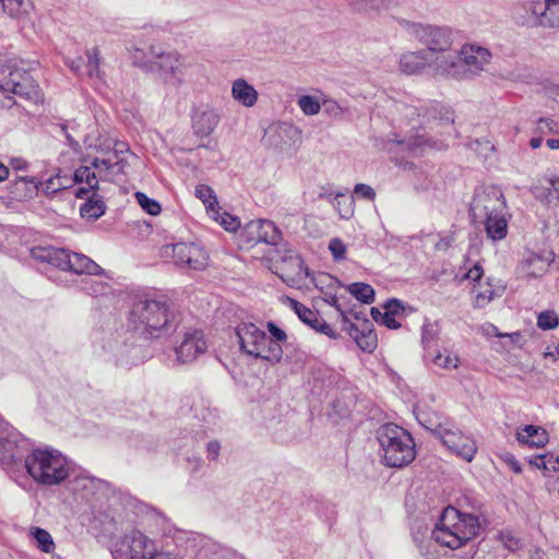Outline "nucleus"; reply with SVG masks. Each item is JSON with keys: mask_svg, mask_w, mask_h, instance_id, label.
<instances>
[{"mask_svg": "<svg viewBox=\"0 0 559 559\" xmlns=\"http://www.w3.org/2000/svg\"><path fill=\"white\" fill-rule=\"evenodd\" d=\"M507 204L502 191L493 186L477 187L469 204L471 221L484 226L487 237L493 241L506 238L508 222Z\"/></svg>", "mask_w": 559, "mask_h": 559, "instance_id": "obj_1", "label": "nucleus"}, {"mask_svg": "<svg viewBox=\"0 0 559 559\" xmlns=\"http://www.w3.org/2000/svg\"><path fill=\"white\" fill-rule=\"evenodd\" d=\"M481 523L475 514L447 507L432 531V538L441 546L457 549L479 535Z\"/></svg>", "mask_w": 559, "mask_h": 559, "instance_id": "obj_2", "label": "nucleus"}, {"mask_svg": "<svg viewBox=\"0 0 559 559\" xmlns=\"http://www.w3.org/2000/svg\"><path fill=\"white\" fill-rule=\"evenodd\" d=\"M407 32L427 48L423 50L424 52L445 66V75H460L462 73V67L457 63V51L451 49L452 33L450 28L408 22Z\"/></svg>", "mask_w": 559, "mask_h": 559, "instance_id": "obj_3", "label": "nucleus"}, {"mask_svg": "<svg viewBox=\"0 0 559 559\" xmlns=\"http://www.w3.org/2000/svg\"><path fill=\"white\" fill-rule=\"evenodd\" d=\"M130 324L144 338H158L169 326L168 305L164 298H139L130 311Z\"/></svg>", "mask_w": 559, "mask_h": 559, "instance_id": "obj_4", "label": "nucleus"}, {"mask_svg": "<svg viewBox=\"0 0 559 559\" xmlns=\"http://www.w3.org/2000/svg\"><path fill=\"white\" fill-rule=\"evenodd\" d=\"M377 439L386 466L401 468L415 460V442L402 427L391 423L385 424L378 429Z\"/></svg>", "mask_w": 559, "mask_h": 559, "instance_id": "obj_5", "label": "nucleus"}, {"mask_svg": "<svg viewBox=\"0 0 559 559\" xmlns=\"http://www.w3.org/2000/svg\"><path fill=\"white\" fill-rule=\"evenodd\" d=\"M32 478L46 486L59 485L69 476L67 459L53 449H35L25 459Z\"/></svg>", "mask_w": 559, "mask_h": 559, "instance_id": "obj_6", "label": "nucleus"}, {"mask_svg": "<svg viewBox=\"0 0 559 559\" xmlns=\"http://www.w3.org/2000/svg\"><path fill=\"white\" fill-rule=\"evenodd\" d=\"M240 349L249 356L271 362H278L283 356L280 344L272 341L254 323L241 322L236 328Z\"/></svg>", "mask_w": 559, "mask_h": 559, "instance_id": "obj_7", "label": "nucleus"}, {"mask_svg": "<svg viewBox=\"0 0 559 559\" xmlns=\"http://www.w3.org/2000/svg\"><path fill=\"white\" fill-rule=\"evenodd\" d=\"M34 259L47 262L62 271L75 274L100 275L104 270L85 254L64 248L38 247L32 250Z\"/></svg>", "mask_w": 559, "mask_h": 559, "instance_id": "obj_8", "label": "nucleus"}, {"mask_svg": "<svg viewBox=\"0 0 559 559\" xmlns=\"http://www.w3.org/2000/svg\"><path fill=\"white\" fill-rule=\"evenodd\" d=\"M73 181L75 183H85L87 186L80 187L75 192L76 198L83 199L86 197V202H84L80 207L81 216L87 221L98 219L106 211V204L103 198L96 193L99 182L98 175L93 171L90 166H81L75 169L73 174Z\"/></svg>", "mask_w": 559, "mask_h": 559, "instance_id": "obj_9", "label": "nucleus"}, {"mask_svg": "<svg viewBox=\"0 0 559 559\" xmlns=\"http://www.w3.org/2000/svg\"><path fill=\"white\" fill-rule=\"evenodd\" d=\"M150 69L158 70L163 80L174 86H180L189 67L187 58L176 50L165 51L160 47L152 45L148 48Z\"/></svg>", "mask_w": 559, "mask_h": 559, "instance_id": "obj_10", "label": "nucleus"}, {"mask_svg": "<svg viewBox=\"0 0 559 559\" xmlns=\"http://www.w3.org/2000/svg\"><path fill=\"white\" fill-rule=\"evenodd\" d=\"M21 64L14 59L0 63V91L35 99L38 97V85Z\"/></svg>", "mask_w": 559, "mask_h": 559, "instance_id": "obj_11", "label": "nucleus"}, {"mask_svg": "<svg viewBox=\"0 0 559 559\" xmlns=\"http://www.w3.org/2000/svg\"><path fill=\"white\" fill-rule=\"evenodd\" d=\"M160 257L171 259L174 264L179 267L192 270H203L209 260L204 249L193 242L165 245L160 248Z\"/></svg>", "mask_w": 559, "mask_h": 559, "instance_id": "obj_12", "label": "nucleus"}, {"mask_svg": "<svg viewBox=\"0 0 559 559\" xmlns=\"http://www.w3.org/2000/svg\"><path fill=\"white\" fill-rule=\"evenodd\" d=\"M431 433L439 439L451 452L455 453L463 460L471 462L476 452L477 447L473 438L464 435L460 429L448 424H439L431 429Z\"/></svg>", "mask_w": 559, "mask_h": 559, "instance_id": "obj_13", "label": "nucleus"}, {"mask_svg": "<svg viewBox=\"0 0 559 559\" xmlns=\"http://www.w3.org/2000/svg\"><path fill=\"white\" fill-rule=\"evenodd\" d=\"M155 551V544L139 531L126 534L115 546V559H144Z\"/></svg>", "mask_w": 559, "mask_h": 559, "instance_id": "obj_14", "label": "nucleus"}, {"mask_svg": "<svg viewBox=\"0 0 559 559\" xmlns=\"http://www.w3.org/2000/svg\"><path fill=\"white\" fill-rule=\"evenodd\" d=\"M490 59L491 52L487 48L477 45H464L457 53V63L462 67V73L449 76L462 80L477 75L490 62Z\"/></svg>", "mask_w": 559, "mask_h": 559, "instance_id": "obj_15", "label": "nucleus"}, {"mask_svg": "<svg viewBox=\"0 0 559 559\" xmlns=\"http://www.w3.org/2000/svg\"><path fill=\"white\" fill-rule=\"evenodd\" d=\"M240 239L247 246L260 242L277 245L282 239V233L277 226L269 219L250 221L240 231Z\"/></svg>", "mask_w": 559, "mask_h": 559, "instance_id": "obj_16", "label": "nucleus"}, {"mask_svg": "<svg viewBox=\"0 0 559 559\" xmlns=\"http://www.w3.org/2000/svg\"><path fill=\"white\" fill-rule=\"evenodd\" d=\"M399 67L400 70L407 75L421 73L426 69L440 75H445L444 71H447L445 66H442L441 62L439 63L438 59L430 58L421 50L403 53L400 57Z\"/></svg>", "mask_w": 559, "mask_h": 559, "instance_id": "obj_17", "label": "nucleus"}, {"mask_svg": "<svg viewBox=\"0 0 559 559\" xmlns=\"http://www.w3.org/2000/svg\"><path fill=\"white\" fill-rule=\"evenodd\" d=\"M207 348L203 332L193 330L187 332L183 340L175 348L176 360L180 364H189L194 361L200 355L204 354Z\"/></svg>", "mask_w": 559, "mask_h": 559, "instance_id": "obj_18", "label": "nucleus"}, {"mask_svg": "<svg viewBox=\"0 0 559 559\" xmlns=\"http://www.w3.org/2000/svg\"><path fill=\"white\" fill-rule=\"evenodd\" d=\"M128 151L127 144L123 142H117L115 144L114 157L108 158H94L91 163V169L94 168L100 180L114 181L115 178L124 171L128 163L123 158H118V153Z\"/></svg>", "mask_w": 559, "mask_h": 559, "instance_id": "obj_19", "label": "nucleus"}, {"mask_svg": "<svg viewBox=\"0 0 559 559\" xmlns=\"http://www.w3.org/2000/svg\"><path fill=\"white\" fill-rule=\"evenodd\" d=\"M21 441V436L7 421L0 419V463L2 465H10L22 459L19 451Z\"/></svg>", "mask_w": 559, "mask_h": 559, "instance_id": "obj_20", "label": "nucleus"}, {"mask_svg": "<svg viewBox=\"0 0 559 559\" xmlns=\"http://www.w3.org/2000/svg\"><path fill=\"white\" fill-rule=\"evenodd\" d=\"M549 266V259L537 253H528L518 265V274L522 277H539Z\"/></svg>", "mask_w": 559, "mask_h": 559, "instance_id": "obj_21", "label": "nucleus"}, {"mask_svg": "<svg viewBox=\"0 0 559 559\" xmlns=\"http://www.w3.org/2000/svg\"><path fill=\"white\" fill-rule=\"evenodd\" d=\"M219 116L214 109H197L192 117L194 132L201 136H209L218 124Z\"/></svg>", "mask_w": 559, "mask_h": 559, "instance_id": "obj_22", "label": "nucleus"}, {"mask_svg": "<svg viewBox=\"0 0 559 559\" xmlns=\"http://www.w3.org/2000/svg\"><path fill=\"white\" fill-rule=\"evenodd\" d=\"M9 189L17 200L32 199L39 191V180L35 177L21 176L11 182Z\"/></svg>", "mask_w": 559, "mask_h": 559, "instance_id": "obj_23", "label": "nucleus"}, {"mask_svg": "<svg viewBox=\"0 0 559 559\" xmlns=\"http://www.w3.org/2000/svg\"><path fill=\"white\" fill-rule=\"evenodd\" d=\"M231 96L242 106L250 108L257 104L259 94L245 79H237L231 84Z\"/></svg>", "mask_w": 559, "mask_h": 559, "instance_id": "obj_24", "label": "nucleus"}, {"mask_svg": "<svg viewBox=\"0 0 559 559\" xmlns=\"http://www.w3.org/2000/svg\"><path fill=\"white\" fill-rule=\"evenodd\" d=\"M533 194L547 205L559 203V178H549L534 186Z\"/></svg>", "mask_w": 559, "mask_h": 559, "instance_id": "obj_25", "label": "nucleus"}, {"mask_svg": "<svg viewBox=\"0 0 559 559\" xmlns=\"http://www.w3.org/2000/svg\"><path fill=\"white\" fill-rule=\"evenodd\" d=\"M516 440L531 448H542L548 442V433L542 427L526 425L516 432Z\"/></svg>", "mask_w": 559, "mask_h": 559, "instance_id": "obj_26", "label": "nucleus"}, {"mask_svg": "<svg viewBox=\"0 0 559 559\" xmlns=\"http://www.w3.org/2000/svg\"><path fill=\"white\" fill-rule=\"evenodd\" d=\"M195 197L203 202L209 215L217 221L218 210H221V207L213 189L207 185H198L195 187Z\"/></svg>", "mask_w": 559, "mask_h": 559, "instance_id": "obj_27", "label": "nucleus"}, {"mask_svg": "<svg viewBox=\"0 0 559 559\" xmlns=\"http://www.w3.org/2000/svg\"><path fill=\"white\" fill-rule=\"evenodd\" d=\"M286 302L304 323L309 325L311 329H314L320 319V316L317 311L306 307L298 300L290 297H286Z\"/></svg>", "mask_w": 559, "mask_h": 559, "instance_id": "obj_28", "label": "nucleus"}, {"mask_svg": "<svg viewBox=\"0 0 559 559\" xmlns=\"http://www.w3.org/2000/svg\"><path fill=\"white\" fill-rule=\"evenodd\" d=\"M440 325L438 322L426 321L421 326V344L426 350L433 347L440 335Z\"/></svg>", "mask_w": 559, "mask_h": 559, "instance_id": "obj_29", "label": "nucleus"}, {"mask_svg": "<svg viewBox=\"0 0 559 559\" xmlns=\"http://www.w3.org/2000/svg\"><path fill=\"white\" fill-rule=\"evenodd\" d=\"M347 290L360 302L370 305L374 301V289L366 283H353Z\"/></svg>", "mask_w": 559, "mask_h": 559, "instance_id": "obj_30", "label": "nucleus"}, {"mask_svg": "<svg viewBox=\"0 0 559 559\" xmlns=\"http://www.w3.org/2000/svg\"><path fill=\"white\" fill-rule=\"evenodd\" d=\"M377 334L371 329V323L369 320L364 319V333L359 336V340H356V344L364 352L372 353L377 347Z\"/></svg>", "mask_w": 559, "mask_h": 559, "instance_id": "obj_31", "label": "nucleus"}, {"mask_svg": "<svg viewBox=\"0 0 559 559\" xmlns=\"http://www.w3.org/2000/svg\"><path fill=\"white\" fill-rule=\"evenodd\" d=\"M545 20L542 27L559 28V0H545Z\"/></svg>", "mask_w": 559, "mask_h": 559, "instance_id": "obj_32", "label": "nucleus"}, {"mask_svg": "<svg viewBox=\"0 0 559 559\" xmlns=\"http://www.w3.org/2000/svg\"><path fill=\"white\" fill-rule=\"evenodd\" d=\"M31 535L36 542V546L39 550L46 554L52 552L55 549V543L49 532L40 527H32Z\"/></svg>", "mask_w": 559, "mask_h": 559, "instance_id": "obj_33", "label": "nucleus"}, {"mask_svg": "<svg viewBox=\"0 0 559 559\" xmlns=\"http://www.w3.org/2000/svg\"><path fill=\"white\" fill-rule=\"evenodd\" d=\"M392 0H347V3L355 12H369L386 8Z\"/></svg>", "mask_w": 559, "mask_h": 559, "instance_id": "obj_34", "label": "nucleus"}, {"mask_svg": "<svg viewBox=\"0 0 559 559\" xmlns=\"http://www.w3.org/2000/svg\"><path fill=\"white\" fill-rule=\"evenodd\" d=\"M524 10L530 14L528 22L533 25L540 26V22L545 20V1L536 0L524 4Z\"/></svg>", "mask_w": 559, "mask_h": 559, "instance_id": "obj_35", "label": "nucleus"}, {"mask_svg": "<svg viewBox=\"0 0 559 559\" xmlns=\"http://www.w3.org/2000/svg\"><path fill=\"white\" fill-rule=\"evenodd\" d=\"M353 198H347L344 193L337 192L333 198V205L342 218H349L354 213Z\"/></svg>", "mask_w": 559, "mask_h": 559, "instance_id": "obj_36", "label": "nucleus"}, {"mask_svg": "<svg viewBox=\"0 0 559 559\" xmlns=\"http://www.w3.org/2000/svg\"><path fill=\"white\" fill-rule=\"evenodd\" d=\"M558 325L559 317L554 310H545L537 316V326L543 331L554 330Z\"/></svg>", "mask_w": 559, "mask_h": 559, "instance_id": "obj_37", "label": "nucleus"}, {"mask_svg": "<svg viewBox=\"0 0 559 559\" xmlns=\"http://www.w3.org/2000/svg\"><path fill=\"white\" fill-rule=\"evenodd\" d=\"M298 106L307 116H313L320 112L321 105L314 96L304 95L298 99Z\"/></svg>", "mask_w": 559, "mask_h": 559, "instance_id": "obj_38", "label": "nucleus"}, {"mask_svg": "<svg viewBox=\"0 0 559 559\" xmlns=\"http://www.w3.org/2000/svg\"><path fill=\"white\" fill-rule=\"evenodd\" d=\"M63 189H67L66 185H62V178L60 175L52 176L44 181H39V190L45 194H55Z\"/></svg>", "mask_w": 559, "mask_h": 559, "instance_id": "obj_39", "label": "nucleus"}, {"mask_svg": "<svg viewBox=\"0 0 559 559\" xmlns=\"http://www.w3.org/2000/svg\"><path fill=\"white\" fill-rule=\"evenodd\" d=\"M135 199L141 207L151 215H158L162 211L159 203L151 198H148L143 192H136Z\"/></svg>", "mask_w": 559, "mask_h": 559, "instance_id": "obj_40", "label": "nucleus"}, {"mask_svg": "<svg viewBox=\"0 0 559 559\" xmlns=\"http://www.w3.org/2000/svg\"><path fill=\"white\" fill-rule=\"evenodd\" d=\"M87 63L85 64V73L88 76L98 75L99 73V50L93 48L86 52Z\"/></svg>", "mask_w": 559, "mask_h": 559, "instance_id": "obj_41", "label": "nucleus"}, {"mask_svg": "<svg viewBox=\"0 0 559 559\" xmlns=\"http://www.w3.org/2000/svg\"><path fill=\"white\" fill-rule=\"evenodd\" d=\"M499 539L503 546L511 551H515L522 547L521 539L510 531L500 532Z\"/></svg>", "mask_w": 559, "mask_h": 559, "instance_id": "obj_42", "label": "nucleus"}, {"mask_svg": "<svg viewBox=\"0 0 559 559\" xmlns=\"http://www.w3.org/2000/svg\"><path fill=\"white\" fill-rule=\"evenodd\" d=\"M432 361L436 366H439L443 369H456L459 366V357L457 356H451V355H444L441 353H437Z\"/></svg>", "mask_w": 559, "mask_h": 559, "instance_id": "obj_43", "label": "nucleus"}, {"mask_svg": "<svg viewBox=\"0 0 559 559\" xmlns=\"http://www.w3.org/2000/svg\"><path fill=\"white\" fill-rule=\"evenodd\" d=\"M83 284V289L91 296L104 295L108 289V285L100 281L87 280Z\"/></svg>", "mask_w": 559, "mask_h": 559, "instance_id": "obj_44", "label": "nucleus"}, {"mask_svg": "<svg viewBox=\"0 0 559 559\" xmlns=\"http://www.w3.org/2000/svg\"><path fill=\"white\" fill-rule=\"evenodd\" d=\"M384 313H388L393 317H399L404 313L405 307L404 304L396 298H391L386 300L383 305Z\"/></svg>", "mask_w": 559, "mask_h": 559, "instance_id": "obj_45", "label": "nucleus"}, {"mask_svg": "<svg viewBox=\"0 0 559 559\" xmlns=\"http://www.w3.org/2000/svg\"><path fill=\"white\" fill-rule=\"evenodd\" d=\"M537 131L540 134H549L558 132V123L551 118H539L536 123Z\"/></svg>", "mask_w": 559, "mask_h": 559, "instance_id": "obj_46", "label": "nucleus"}, {"mask_svg": "<svg viewBox=\"0 0 559 559\" xmlns=\"http://www.w3.org/2000/svg\"><path fill=\"white\" fill-rule=\"evenodd\" d=\"M216 222H219L227 231H235L240 226L239 219L226 212L222 214L218 212V219Z\"/></svg>", "mask_w": 559, "mask_h": 559, "instance_id": "obj_47", "label": "nucleus"}, {"mask_svg": "<svg viewBox=\"0 0 559 559\" xmlns=\"http://www.w3.org/2000/svg\"><path fill=\"white\" fill-rule=\"evenodd\" d=\"M329 249L335 260L341 261L345 259L346 246L341 239H331L329 243Z\"/></svg>", "mask_w": 559, "mask_h": 559, "instance_id": "obj_48", "label": "nucleus"}, {"mask_svg": "<svg viewBox=\"0 0 559 559\" xmlns=\"http://www.w3.org/2000/svg\"><path fill=\"white\" fill-rule=\"evenodd\" d=\"M292 128L288 127V126H276V127H271L267 131H266V138H267V142L270 145H274V146H277L280 144V142L274 139L275 136L277 138H281V134L282 133H287L288 131H290Z\"/></svg>", "mask_w": 559, "mask_h": 559, "instance_id": "obj_49", "label": "nucleus"}, {"mask_svg": "<svg viewBox=\"0 0 559 559\" xmlns=\"http://www.w3.org/2000/svg\"><path fill=\"white\" fill-rule=\"evenodd\" d=\"M354 193L360 198L368 201H373L376 198V191L372 187L365 183H357L354 188Z\"/></svg>", "mask_w": 559, "mask_h": 559, "instance_id": "obj_50", "label": "nucleus"}, {"mask_svg": "<svg viewBox=\"0 0 559 559\" xmlns=\"http://www.w3.org/2000/svg\"><path fill=\"white\" fill-rule=\"evenodd\" d=\"M23 2L24 0H0L3 10L12 16L20 12Z\"/></svg>", "mask_w": 559, "mask_h": 559, "instance_id": "obj_51", "label": "nucleus"}, {"mask_svg": "<svg viewBox=\"0 0 559 559\" xmlns=\"http://www.w3.org/2000/svg\"><path fill=\"white\" fill-rule=\"evenodd\" d=\"M314 331L326 335L328 337L332 340H336L338 337V334L331 328L330 324H328L323 319H319L318 323L316 324Z\"/></svg>", "mask_w": 559, "mask_h": 559, "instance_id": "obj_52", "label": "nucleus"}, {"mask_svg": "<svg viewBox=\"0 0 559 559\" xmlns=\"http://www.w3.org/2000/svg\"><path fill=\"white\" fill-rule=\"evenodd\" d=\"M267 330L273 336V341L276 342L277 344H280V342L286 341V333L282 329H280L274 322L270 321L267 323Z\"/></svg>", "mask_w": 559, "mask_h": 559, "instance_id": "obj_53", "label": "nucleus"}, {"mask_svg": "<svg viewBox=\"0 0 559 559\" xmlns=\"http://www.w3.org/2000/svg\"><path fill=\"white\" fill-rule=\"evenodd\" d=\"M324 111L331 117H340L343 112L341 106L334 100H325L323 103Z\"/></svg>", "mask_w": 559, "mask_h": 559, "instance_id": "obj_54", "label": "nucleus"}, {"mask_svg": "<svg viewBox=\"0 0 559 559\" xmlns=\"http://www.w3.org/2000/svg\"><path fill=\"white\" fill-rule=\"evenodd\" d=\"M344 330L349 334V336L356 342V340H359V336L364 333V323L361 324V328L357 326L355 323L347 322L343 323Z\"/></svg>", "mask_w": 559, "mask_h": 559, "instance_id": "obj_55", "label": "nucleus"}, {"mask_svg": "<svg viewBox=\"0 0 559 559\" xmlns=\"http://www.w3.org/2000/svg\"><path fill=\"white\" fill-rule=\"evenodd\" d=\"M221 451V443L217 440H212L206 445L207 459L216 461Z\"/></svg>", "mask_w": 559, "mask_h": 559, "instance_id": "obj_56", "label": "nucleus"}, {"mask_svg": "<svg viewBox=\"0 0 559 559\" xmlns=\"http://www.w3.org/2000/svg\"><path fill=\"white\" fill-rule=\"evenodd\" d=\"M545 471L557 472L559 469V457L554 454L545 455Z\"/></svg>", "mask_w": 559, "mask_h": 559, "instance_id": "obj_57", "label": "nucleus"}, {"mask_svg": "<svg viewBox=\"0 0 559 559\" xmlns=\"http://www.w3.org/2000/svg\"><path fill=\"white\" fill-rule=\"evenodd\" d=\"M381 324L386 326V328H389V329H392V330H396V329L401 328V323H399L396 321L395 317L390 316V314L384 313V312H383V316H382Z\"/></svg>", "mask_w": 559, "mask_h": 559, "instance_id": "obj_58", "label": "nucleus"}, {"mask_svg": "<svg viewBox=\"0 0 559 559\" xmlns=\"http://www.w3.org/2000/svg\"><path fill=\"white\" fill-rule=\"evenodd\" d=\"M504 461L514 473L520 474L522 472L521 463L512 454H507Z\"/></svg>", "mask_w": 559, "mask_h": 559, "instance_id": "obj_59", "label": "nucleus"}, {"mask_svg": "<svg viewBox=\"0 0 559 559\" xmlns=\"http://www.w3.org/2000/svg\"><path fill=\"white\" fill-rule=\"evenodd\" d=\"M483 275V269L479 265H474L472 269L468 270L465 277L471 281H478Z\"/></svg>", "mask_w": 559, "mask_h": 559, "instance_id": "obj_60", "label": "nucleus"}, {"mask_svg": "<svg viewBox=\"0 0 559 559\" xmlns=\"http://www.w3.org/2000/svg\"><path fill=\"white\" fill-rule=\"evenodd\" d=\"M328 304L331 305L332 307H334L340 312V317H341L343 323L348 322V316L346 314V312L344 310L341 309V306L338 305L337 298L335 296H332L331 299L328 301Z\"/></svg>", "mask_w": 559, "mask_h": 559, "instance_id": "obj_61", "label": "nucleus"}, {"mask_svg": "<svg viewBox=\"0 0 559 559\" xmlns=\"http://www.w3.org/2000/svg\"><path fill=\"white\" fill-rule=\"evenodd\" d=\"M64 136L67 138V141L69 142V145L73 148H76L79 147V143L72 138V135L68 132V127L67 124L62 123L60 126Z\"/></svg>", "mask_w": 559, "mask_h": 559, "instance_id": "obj_62", "label": "nucleus"}, {"mask_svg": "<svg viewBox=\"0 0 559 559\" xmlns=\"http://www.w3.org/2000/svg\"><path fill=\"white\" fill-rule=\"evenodd\" d=\"M11 166L16 170H25L27 168V163L21 158H14L11 160Z\"/></svg>", "mask_w": 559, "mask_h": 559, "instance_id": "obj_63", "label": "nucleus"}, {"mask_svg": "<svg viewBox=\"0 0 559 559\" xmlns=\"http://www.w3.org/2000/svg\"><path fill=\"white\" fill-rule=\"evenodd\" d=\"M148 559H173L170 554L168 552H156V551H153L150 556H148Z\"/></svg>", "mask_w": 559, "mask_h": 559, "instance_id": "obj_64", "label": "nucleus"}]
</instances>
